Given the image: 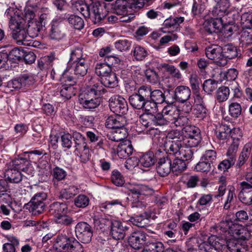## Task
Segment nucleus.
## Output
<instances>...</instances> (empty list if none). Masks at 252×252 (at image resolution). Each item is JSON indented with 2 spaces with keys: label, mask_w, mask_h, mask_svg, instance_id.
Returning <instances> with one entry per match:
<instances>
[{
  "label": "nucleus",
  "mask_w": 252,
  "mask_h": 252,
  "mask_svg": "<svg viewBox=\"0 0 252 252\" xmlns=\"http://www.w3.org/2000/svg\"><path fill=\"white\" fill-rule=\"evenodd\" d=\"M54 247L57 252H84L82 245L75 238L63 234L57 236Z\"/></svg>",
  "instance_id": "1"
},
{
  "label": "nucleus",
  "mask_w": 252,
  "mask_h": 252,
  "mask_svg": "<svg viewBox=\"0 0 252 252\" xmlns=\"http://www.w3.org/2000/svg\"><path fill=\"white\" fill-rule=\"evenodd\" d=\"M181 142L176 141H166L164 143V148L168 154L175 157L183 158L184 159H192L193 150L190 148H185L182 147Z\"/></svg>",
  "instance_id": "2"
},
{
  "label": "nucleus",
  "mask_w": 252,
  "mask_h": 252,
  "mask_svg": "<svg viewBox=\"0 0 252 252\" xmlns=\"http://www.w3.org/2000/svg\"><path fill=\"white\" fill-rule=\"evenodd\" d=\"M68 69H66L63 72L62 80L65 83L58 88L57 92H59L61 96L65 99H70L72 96L74 95L76 90L74 86L76 83V79L66 74Z\"/></svg>",
  "instance_id": "3"
},
{
  "label": "nucleus",
  "mask_w": 252,
  "mask_h": 252,
  "mask_svg": "<svg viewBox=\"0 0 252 252\" xmlns=\"http://www.w3.org/2000/svg\"><path fill=\"white\" fill-rule=\"evenodd\" d=\"M9 27L12 31V36L19 41L28 40L25 21L21 17L16 16L9 22Z\"/></svg>",
  "instance_id": "4"
},
{
  "label": "nucleus",
  "mask_w": 252,
  "mask_h": 252,
  "mask_svg": "<svg viewBox=\"0 0 252 252\" xmlns=\"http://www.w3.org/2000/svg\"><path fill=\"white\" fill-rule=\"evenodd\" d=\"M89 9L90 10V18L94 24L100 25L104 22L107 14V11L105 6L98 1L94 2L91 5Z\"/></svg>",
  "instance_id": "5"
},
{
  "label": "nucleus",
  "mask_w": 252,
  "mask_h": 252,
  "mask_svg": "<svg viewBox=\"0 0 252 252\" xmlns=\"http://www.w3.org/2000/svg\"><path fill=\"white\" fill-rule=\"evenodd\" d=\"M178 114L179 110L175 106L167 105L164 107L161 113H157L159 126L166 125L168 123L173 124Z\"/></svg>",
  "instance_id": "6"
},
{
  "label": "nucleus",
  "mask_w": 252,
  "mask_h": 252,
  "mask_svg": "<svg viewBox=\"0 0 252 252\" xmlns=\"http://www.w3.org/2000/svg\"><path fill=\"white\" fill-rule=\"evenodd\" d=\"M109 106L112 112L122 116L126 114L128 111L126 101L119 95H114L109 99Z\"/></svg>",
  "instance_id": "7"
},
{
  "label": "nucleus",
  "mask_w": 252,
  "mask_h": 252,
  "mask_svg": "<svg viewBox=\"0 0 252 252\" xmlns=\"http://www.w3.org/2000/svg\"><path fill=\"white\" fill-rule=\"evenodd\" d=\"M64 19L65 17H59L54 19L51 23L49 37L51 39L59 41L65 36L64 25L63 23Z\"/></svg>",
  "instance_id": "8"
},
{
  "label": "nucleus",
  "mask_w": 252,
  "mask_h": 252,
  "mask_svg": "<svg viewBox=\"0 0 252 252\" xmlns=\"http://www.w3.org/2000/svg\"><path fill=\"white\" fill-rule=\"evenodd\" d=\"M106 89L97 79L91 77L84 93L97 98H100L105 93Z\"/></svg>",
  "instance_id": "9"
},
{
  "label": "nucleus",
  "mask_w": 252,
  "mask_h": 252,
  "mask_svg": "<svg viewBox=\"0 0 252 252\" xmlns=\"http://www.w3.org/2000/svg\"><path fill=\"white\" fill-rule=\"evenodd\" d=\"M75 234L78 239L83 243H88L93 236L92 227L87 222H78L75 226Z\"/></svg>",
  "instance_id": "10"
},
{
  "label": "nucleus",
  "mask_w": 252,
  "mask_h": 252,
  "mask_svg": "<svg viewBox=\"0 0 252 252\" xmlns=\"http://www.w3.org/2000/svg\"><path fill=\"white\" fill-rule=\"evenodd\" d=\"M221 47L217 44H212L206 47L205 54L210 60L214 61L219 66H224L227 61L222 59Z\"/></svg>",
  "instance_id": "11"
},
{
  "label": "nucleus",
  "mask_w": 252,
  "mask_h": 252,
  "mask_svg": "<svg viewBox=\"0 0 252 252\" xmlns=\"http://www.w3.org/2000/svg\"><path fill=\"white\" fill-rule=\"evenodd\" d=\"M126 188L132 196V198L138 199L139 197H144L152 193V189L145 185L133 183L127 185Z\"/></svg>",
  "instance_id": "12"
},
{
  "label": "nucleus",
  "mask_w": 252,
  "mask_h": 252,
  "mask_svg": "<svg viewBox=\"0 0 252 252\" xmlns=\"http://www.w3.org/2000/svg\"><path fill=\"white\" fill-rule=\"evenodd\" d=\"M147 236L146 234L142 231L133 232L128 237V243L134 249H141L148 242Z\"/></svg>",
  "instance_id": "13"
},
{
  "label": "nucleus",
  "mask_w": 252,
  "mask_h": 252,
  "mask_svg": "<svg viewBox=\"0 0 252 252\" xmlns=\"http://www.w3.org/2000/svg\"><path fill=\"white\" fill-rule=\"evenodd\" d=\"M224 239H218L215 241L213 245L208 242H204L198 246L199 252H226V247L224 246Z\"/></svg>",
  "instance_id": "14"
},
{
  "label": "nucleus",
  "mask_w": 252,
  "mask_h": 252,
  "mask_svg": "<svg viewBox=\"0 0 252 252\" xmlns=\"http://www.w3.org/2000/svg\"><path fill=\"white\" fill-rule=\"evenodd\" d=\"M128 227L120 220H114L109 230V234L116 240H123Z\"/></svg>",
  "instance_id": "15"
},
{
  "label": "nucleus",
  "mask_w": 252,
  "mask_h": 252,
  "mask_svg": "<svg viewBox=\"0 0 252 252\" xmlns=\"http://www.w3.org/2000/svg\"><path fill=\"white\" fill-rule=\"evenodd\" d=\"M223 19L224 17H218L215 19L205 21L203 24L205 32L208 34L222 32Z\"/></svg>",
  "instance_id": "16"
},
{
  "label": "nucleus",
  "mask_w": 252,
  "mask_h": 252,
  "mask_svg": "<svg viewBox=\"0 0 252 252\" xmlns=\"http://www.w3.org/2000/svg\"><path fill=\"white\" fill-rule=\"evenodd\" d=\"M79 101L85 109H91L96 108L100 105L101 98L83 92L79 96Z\"/></svg>",
  "instance_id": "17"
},
{
  "label": "nucleus",
  "mask_w": 252,
  "mask_h": 252,
  "mask_svg": "<svg viewBox=\"0 0 252 252\" xmlns=\"http://www.w3.org/2000/svg\"><path fill=\"white\" fill-rule=\"evenodd\" d=\"M32 83V77L25 75L20 78L9 81L7 83L6 87L10 91H13L20 89L23 86L30 85Z\"/></svg>",
  "instance_id": "18"
},
{
  "label": "nucleus",
  "mask_w": 252,
  "mask_h": 252,
  "mask_svg": "<svg viewBox=\"0 0 252 252\" xmlns=\"http://www.w3.org/2000/svg\"><path fill=\"white\" fill-rule=\"evenodd\" d=\"M190 95V89L187 86L181 85L175 88L172 99L178 102H184L188 100Z\"/></svg>",
  "instance_id": "19"
},
{
  "label": "nucleus",
  "mask_w": 252,
  "mask_h": 252,
  "mask_svg": "<svg viewBox=\"0 0 252 252\" xmlns=\"http://www.w3.org/2000/svg\"><path fill=\"white\" fill-rule=\"evenodd\" d=\"M157 173L161 177L168 175L172 171L171 160L168 157H163L159 159L156 166Z\"/></svg>",
  "instance_id": "20"
},
{
  "label": "nucleus",
  "mask_w": 252,
  "mask_h": 252,
  "mask_svg": "<svg viewBox=\"0 0 252 252\" xmlns=\"http://www.w3.org/2000/svg\"><path fill=\"white\" fill-rule=\"evenodd\" d=\"M126 123V120L124 117L116 114L108 117L105 121V126L107 128L113 130L117 127L125 126Z\"/></svg>",
  "instance_id": "21"
},
{
  "label": "nucleus",
  "mask_w": 252,
  "mask_h": 252,
  "mask_svg": "<svg viewBox=\"0 0 252 252\" xmlns=\"http://www.w3.org/2000/svg\"><path fill=\"white\" fill-rule=\"evenodd\" d=\"M113 220L108 217H104L94 218V222L96 229L103 232L110 230Z\"/></svg>",
  "instance_id": "22"
},
{
  "label": "nucleus",
  "mask_w": 252,
  "mask_h": 252,
  "mask_svg": "<svg viewBox=\"0 0 252 252\" xmlns=\"http://www.w3.org/2000/svg\"><path fill=\"white\" fill-rule=\"evenodd\" d=\"M133 148L130 141L126 140L120 143L117 149V153L120 158H126L132 155Z\"/></svg>",
  "instance_id": "23"
},
{
  "label": "nucleus",
  "mask_w": 252,
  "mask_h": 252,
  "mask_svg": "<svg viewBox=\"0 0 252 252\" xmlns=\"http://www.w3.org/2000/svg\"><path fill=\"white\" fill-rule=\"evenodd\" d=\"M147 112V114H142L140 116V122L142 125L150 128H154L153 126H159L157 114L154 115L150 112Z\"/></svg>",
  "instance_id": "24"
},
{
  "label": "nucleus",
  "mask_w": 252,
  "mask_h": 252,
  "mask_svg": "<svg viewBox=\"0 0 252 252\" xmlns=\"http://www.w3.org/2000/svg\"><path fill=\"white\" fill-rule=\"evenodd\" d=\"M68 210L67 205L64 203L55 202L49 206V212L56 218L63 214H66Z\"/></svg>",
  "instance_id": "25"
},
{
  "label": "nucleus",
  "mask_w": 252,
  "mask_h": 252,
  "mask_svg": "<svg viewBox=\"0 0 252 252\" xmlns=\"http://www.w3.org/2000/svg\"><path fill=\"white\" fill-rule=\"evenodd\" d=\"M129 101L130 104L135 109H142L146 112H150V109H147L146 107L147 103L136 93H134L129 96Z\"/></svg>",
  "instance_id": "26"
},
{
  "label": "nucleus",
  "mask_w": 252,
  "mask_h": 252,
  "mask_svg": "<svg viewBox=\"0 0 252 252\" xmlns=\"http://www.w3.org/2000/svg\"><path fill=\"white\" fill-rule=\"evenodd\" d=\"M71 65L73 66L74 74L77 78L83 77L87 74L88 65L85 60H81Z\"/></svg>",
  "instance_id": "27"
},
{
  "label": "nucleus",
  "mask_w": 252,
  "mask_h": 252,
  "mask_svg": "<svg viewBox=\"0 0 252 252\" xmlns=\"http://www.w3.org/2000/svg\"><path fill=\"white\" fill-rule=\"evenodd\" d=\"M151 91L152 89L150 87L142 86L138 89L137 93H136L147 103V109H150L151 107H153L155 106V103L150 102L151 98Z\"/></svg>",
  "instance_id": "28"
},
{
  "label": "nucleus",
  "mask_w": 252,
  "mask_h": 252,
  "mask_svg": "<svg viewBox=\"0 0 252 252\" xmlns=\"http://www.w3.org/2000/svg\"><path fill=\"white\" fill-rule=\"evenodd\" d=\"M127 135V130L125 126L117 127L112 130V132L108 134L107 137L110 140L114 141H120L124 140Z\"/></svg>",
  "instance_id": "29"
},
{
  "label": "nucleus",
  "mask_w": 252,
  "mask_h": 252,
  "mask_svg": "<svg viewBox=\"0 0 252 252\" xmlns=\"http://www.w3.org/2000/svg\"><path fill=\"white\" fill-rule=\"evenodd\" d=\"M151 98L150 102L155 103L154 107L150 108V112L156 111L157 108L158 104H161L165 101V96L164 94L160 90H155L151 91Z\"/></svg>",
  "instance_id": "30"
},
{
  "label": "nucleus",
  "mask_w": 252,
  "mask_h": 252,
  "mask_svg": "<svg viewBox=\"0 0 252 252\" xmlns=\"http://www.w3.org/2000/svg\"><path fill=\"white\" fill-rule=\"evenodd\" d=\"M131 3L129 0H117L113 4V10L117 15L126 14Z\"/></svg>",
  "instance_id": "31"
},
{
  "label": "nucleus",
  "mask_w": 252,
  "mask_h": 252,
  "mask_svg": "<svg viewBox=\"0 0 252 252\" xmlns=\"http://www.w3.org/2000/svg\"><path fill=\"white\" fill-rule=\"evenodd\" d=\"M191 159L175 157V159L173 160V163L171 164L172 172L175 174H178L184 171L187 168L188 161Z\"/></svg>",
  "instance_id": "32"
},
{
  "label": "nucleus",
  "mask_w": 252,
  "mask_h": 252,
  "mask_svg": "<svg viewBox=\"0 0 252 252\" xmlns=\"http://www.w3.org/2000/svg\"><path fill=\"white\" fill-rule=\"evenodd\" d=\"M4 177L6 180L11 183H19L22 180L21 172L14 168L5 170Z\"/></svg>",
  "instance_id": "33"
},
{
  "label": "nucleus",
  "mask_w": 252,
  "mask_h": 252,
  "mask_svg": "<svg viewBox=\"0 0 252 252\" xmlns=\"http://www.w3.org/2000/svg\"><path fill=\"white\" fill-rule=\"evenodd\" d=\"M100 82L103 86L114 88L118 86V80L116 73L112 71L102 77Z\"/></svg>",
  "instance_id": "34"
},
{
  "label": "nucleus",
  "mask_w": 252,
  "mask_h": 252,
  "mask_svg": "<svg viewBox=\"0 0 252 252\" xmlns=\"http://www.w3.org/2000/svg\"><path fill=\"white\" fill-rule=\"evenodd\" d=\"M222 59H232L237 56V50L231 44H228L221 47Z\"/></svg>",
  "instance_id": "35"
},
{
  "label": "nucleus",
  "mask_w": 252,
  "mask_h": 252,
  "mask_svg": "<svg viewBox=\"0 0 252 252\" xmlns=\"http://www.w3.org/2000/svg\"><path fill=\"white\" fill-rule=\"evenodd\" d=\"M224 246L226 248V252H246V250L241 244L236 240H230L226 241L225 240Z\"/></svg>",
  "instance_id": "36"
},
{
  "label": "nucleus",
  "mask_w": 252,
  "mask_h": 252,
  "mask_svg": "<svg viewBox=\"0 0 252 252\" xmlns=\"http://www.w3.org/2000/svg\"><path fill=\"white\" fill-rule=\"evenodd\" d=\"M63 17L67 19L70 26L77 30H82L84 27V21L80 17L76 15H70L68 17L64 15Z\"/></svg>",
  "instance_id": "37"
},
{
  "label": "nucleus",
  "mask_w": 252,
  "mask_h": 252,
  "mask_svg": "<svg viewBox=\"0 0 252 252\" xmlns=\"http://www.w3.org/2000/svg\"><path fill=\"white\" fill-rule=\"evenodd\" d=\"M252 150L251 144L248 143L245 145L243 150L242 151L238 160L236 165L237 168H240L244 164L246 160L249 157Z\"/></svg>",
  "instance_id": "38"
},
{
  "label": "nucleus",
  "mask_w": 252,
  "mask_h": 252,
  "mask_svg": "<svg viewBox=\"0 0 252 252\" xmlns=\"http://www.w3.org/2000/svg\"><path fill=\"white\" fill-rule=\"evenodd\" d=\"M229 6L230 3L228 0H219L213 12L217 13L219 17H224L223 15L226 13H228Z\"/></svg>",
  "instance_id": "39"
},
{
  "label": "nucleus",
  "mask_w": 252,
  "mask_h": 252,
  "mask_svg": "<svg viewBox=\"0 0 252 252\" xmlns=\"http://www.w3.org/2000/svg\"><path fill=\"white\" fill-rule=\"evenodd\" d=\"M72 138L74 141V151L78 152L82 148H85L88 146L86 142L85 137L79 132L74 131L72 133Z\"/></svg>",
  "instance_id": "40"
},
{
  "label": "nucleus",
  "mask_w": 252,
  "mask_h": 252,
  "mask_svg": "<svg viewBox=\"0 0 252 252\" xmlns=\"http://www.w3.org/2000/svg\"><path fill=\"white\" fill-rule=\"evenodd\" d=\"M156 160L153 153L148 152L142 155L139 159L140 166L148 168L154 165Z\"/></svg>",
  "instance_id": "41"
},
{
  "label": "nucleus",
  "mask_w": 252,
  "mask_h": 252,
  "mask_svg": "<svg viewBox=\"0 0 252 252\" xmlns=\"http://www.w3.org/2000/svg\"><path fill=\"white\" fill-rule=\"evenodd\" d=\"M28 26L26 30L28 37L34 38L36 37L40 30L41 26L40 23L37 21H32L29 24H27L26 27Z\"/></svg>",
  "instance_id": "42"
},
{
  "label": "nucleus",
  "mask_w": 252,
  "mask_h": 252,
  "mask_svg": "<svg viewBox=\"0 0 252 252\" xmlns=\"http://www.w3.org/2000/svg\"><path fill=\"white\" fill-rule=\"evenodd\" d=\"M78 192V189L74 186L63 189L59 193L60 199L68 200L73 198Z\"/></svg>",
  "instance_id": "43"
},
{
  "label": "nucleus",
  "mask_w": 252,
  "mask_h": 252,
  "mask_svg": "<svg viewBox=\"0 0 252 252\" xmlns=\"http://www.w3.org/2000/svg\"><path fill=\"white\" fill-rule=\"evenodd\" d=\"M230 225H232V221L226 220L222 221L218 225L211 227V231L218 232L220 234H225L228 233Z\"/></svg>",
  "instance_id": "44"
},
{
  "label": "nucleus",
  "mask_w": 252,
  "mask_h": 252,
  "mask_svg": "<svg viewBox=\"0 0 252 252\" xmlns=\"http://www.w3.org/2000/svg\"><path fill=\"white\" fill-rule=\"evenodd\" d=\"M111 71H112V68L104 61L98 62L95 64V73L100 78L111 73Z\"/></svg>",
  "instance_id": "45"
},
{
  "label": "nucleus",
  "mask_w": 252,
  "mask_h": 252,
  "mask_svg": "<svg viewBox=\"0 0 252 252\" xmlns=\"http://www.w3.org/2000/svg\"><path fill=\"white\" fill-rule=\"evenodd\" d=\"M184 21L183 17L170 18L164 21L163 25L166 28H171L172 31H177L179 29L180 24Z\"/></svg>",
  "instance_id": "46"
},
{
  "label": "nucleus",
  "mask_w": 252,
  "mask_h": 252,
  "mask_svg": "<svg viewBox=\"0 0 252 252\" xmlns=\"http://www.w3.org/2000/svg\"><path fill=\"white\" fill-rule=\"evenodd\" d=\"M28 163V160L25 158L19 157L12 160L13 168L23 172H27L28 171L27 165Z\"/></svg>",
  "instance_id": "47"
},
{
  "label": "nucleus",
  "mask_w": 252,
  "mask_h": 252,
  "mask_svg": "<svg viewBox=\"0 0 252 252\" xmlns=\"http://www.w3.org/2000/svg\"><path fill=\"white\" fill-rule=\"evenodd\" d=\"M29 206V210L32 215L36 216L41 214L45 208V203H35L33 202H29L27 204Z\"/></svg>",
  "instance_id": "48"
},
{
  "label": "nucleus",
  "mask_w": 252,
  "mask_h": 252,
  "mask_svg": "<svg viewBox=\"0 0 252 252\" xmlns=\"http://www.w3.org/2000/svg\"><path fill=\"white\" fill-rule=\"evenodd\" d=\"M24 54V50L21 48H14L8 54V60L13 63H16L23 59Z\"/></svg>",
  "instance_id": "49"
},
{
  "label": "nucleus",
  "mask_w": 252,
  "mask_h": 252,
  "mask_svg": "<svg viewBox=\"0 0 252 252\" xmlns=\"http://www.w3.org/2000/svg\"><path fill=\"white\" fill-rule=\"evenodd\" d=\"M201 136L196 134L194 137L188 138L183 136L182 143L185 148H190L196 147L201 141Z\"/></svg>",
  "instance_id": "50"
},
{
  "label": "nucleus",
  "mask_w": 252,
  "mask_h": 252,
  "mask_svg": "<svg viewBox=\"0 0 252 252\" xmlns=\"http://www.w3.org/2000/svg\"><path fill=\"white\" fill-rule=\"evenodd\" d=\"M241 191L239 193H245L252 190V175H247L245 181L240 183Z\"/></svg>",
  "instance_id": "51"
},
{
  "label": "nucleus",
  "mask_w": 252,
  "mask_h": 252,
  "mask_svg": "<svg viewBox=\"0 0 252 252\" xmlns=\"http://www.w3.org/2000/svg\"><path fill=\"white\" fill-rule=\"evenodd\" d=\"M161 66L172 77L177 79H180L182 78V74L179 70L174 65L163 63L161 65Z\"/></svg>",
  "instance_id": "52"
},
{
  "label": "nucleus",
  "mask_w": 252,
  "mask_h": 252,
  "mask_svg": "<svg viewBox=\"0 0 252 252\" xmlns=\"http://www.w3.org/2000/svg\"><path fill=\"white\" fill-rule=\"evenodd\" d=\"M229 95V89L225 86H222L217 91V99L219 102H222L228 99Z\"/></svg>",
  "instance_id": "53"
},
{
  "label": "nucleus",
  "mask_w": 252,
  "mask_h": 252,
  "mask_svg": "<svg viewBox=\"0 0 252 252\" xmlns=\"http://www.w3.org/2000/svg\"><path fill=\"white\" fill-rule=\"evenodd\" d=\"M183 136L188 138L194 137L196 134L200 136V132L199 129L193 126H186L184 128Z\"/></svg>",
  "instance_id": "54"
},
{
  "label": "nucleus",
  "mask_w": 252,
  "mask_h": 252,
  "mask_svg": "<svg viewBox=\"0 0 252 252\" xmlns=\"http://www.w3.org/2000/svg\"><path fill=\"white\" fill-rule=\"evenodd\" d=\"M56 222L59 224L68 226L72 224L74 220L70 216L63 214L56 219Z\"/></svg>",
  "instance_id": "55"
},
{
  "label": "nucleus",
  "mask_w": 252,
  "mask_h": 252,
  "mask_svg": "<svg viewBox=\"0 0 252 252\" xmlns=\"http://www.w3.org/2000/svg\"><path fill=\"white\" fill-rule=\"evenodd\" d=\"M147 81L152 84H156L159 81V76L155 70L148 69L144 71Z\"/></svg>",
  "instance_id": "56"
},
{
  "label": "nucleus",
  "mask_w": 252,
  "mask_h": 252,
  "mask_svg": "<svg viewBox=\"0 0 252 252\" xmlns=\"http://www.w3.org/2000/svg\"><path fill=\"white\" fill-rule=\"evenodd\" d=\"M66 175V172L63 168L58 166L53 168L52 172L53 181L54 180H56L58 181H62L65 178Z\"/></svg>",
  "instance_id": "57"
},
{
  "label": "nucleus",
  "mask_w": 252,
  "mask_h": 252,
  "mask_svg": "<svg viewBox=\"0 0 252 252\" xmlns=\"http://www.w3.org/2000/svg\"><path fill=\"white\" fill-rule=\"evenodd\" d=\"M82 51L80 48H77L72 50L71 53L70 60L68 63V66L81 60H85L82 58Z\"/></svg>",
  "instance_id": "58"
},
{
  "label": "nucleus",
  "mask_w": 252,
  "mask_h": 252,
  "mask_svg": "<svg viewBox=\"0 0 252 252\" xmlns=\"http://www.w3.org/2000/svg\"><path fill=\"white\" fill-rule=\"evenodd\" d=\"M133 54L137 60L141 61L147 56L148 52L144 47L136 45L133 50Z\"/></svg>",
  "instance_id": "59"
},
{
  "label": "nucleus",
  "mask_w": 252,
  "mask_h": 252,
  "mask_svg": "<svg viewBox=\"0 0 252 252\" xmlns=\"http://www.w3.org/2000/svg\"><path fill=\"white\" fill-rule=\"evenodd\" d=\"M73 152L76 156L79 157L81 162L86 163L89 160L90 154L88 146L82 148L78 152L74 151Z\"/></svg>",
  "instance_id": "60"
},
{
  "label": "nucleus",
  "mask_w": 252,
  "mask_h": 252,
  "mask_svg": "<svg viewBox=\"0 0 252 252\" xmlns=\"http://www.w3.org/2000/svg\"><path fill=\"white\" fill-rule=\"evenodd\" d=\"M89 198L84 194H80L74 199V204L78 208H85L89 204Z\"/></svg>",
  "instance_id": "61"
},
{
  "label": "nucleus",
  "mask_w": 252,
  "mask_h": 252,
  "mask_svg": "<svg viewBox=\"0 0 252 252\" xmlns=\"http://www.w3.org/2000/svg\"><path fill=\"white\" fill-rule=\"evenodd\" d=\"M217 88V82L211 79L205 80L203 84V89L208 94H211Z\"/></svg>",
  "instance_id": "62"
},
{
  "label": "nucleus",
  "mask_w": 252,
  "mask_h": 252,
  "mask_svg": "<svg viewBox=\"0 0 252 252\" xmlns=\"http://www.w3.org/2000/svg\"><path fill=\"white\" fill-rule=\"evenodd\" d=\"M147 246L149 247V250L151 252H163L164 246L163 244L158 241H148L147 242Z\"/></svg>",
  "instance_id": "63"
},
{
  "label": "nucleus",
  "mask_w": 252,
  "mask_h": 252,
  "mask_svg": "<svg viewBox=\"0 0 252 252\" xmlns=\"http://www.w3.org/2000/svg\"><path fill=\"white\" fill-rule=\"evenodd\" d=\"M205 9V5L199 0H193L192 5L191 12L194 15L201 14Z\"/></svg>",
  "instance_id": "64"
}]
</instances>
